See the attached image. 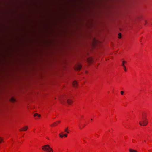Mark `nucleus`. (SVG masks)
<instances>
[{
	"label": "nucleus",
	"instance_id": "f257e3e1",
	"mask_svg": "<svg viewBox=\"0 0 152 152\" xmlns=\"http://www.w3.org/2000/svg\"><path fill=\"white\" fill-rule=\"evenodd\" d=\"M148 123V121L146 117H144V115H143L141 121L139 122L141 126H146Z\"/></svg>",
	"mask_w": 152,
	"mask_h": 152
},
{
	"label": "nucleus",
	"instance_id": "f03ea898",
	"mask_svg": "<svg viewBox=\"0 0 152 152\" xmlns=\"http://www.w3.org/2000/svg\"><path fill=\"white\" fill-rule=\"evenodd\" d=\"M42 149L45 151L47 152H53L52 148L48 145H45L42 147Z\"/></svg>",
	"mask_w": 152,
	"mask_h": 152
},
{
	"label": "nucleus",
	"instance_id": "7ed1b4c3",
	"mask_svg": "<svg viewBox=\"0 0 152 152\" xmlns=\"http://www.w3.org/2000/svg\"><path fill=\"white\" fill-rule=\"evenodd\" d=\"M81 68V66L80 65H77L76 66L75 69L77 70H80Z\"/></svg>",
	"mask_w": 152,
	"mask_h": 152
},
{
	"label": "nucleus",
	"instance_id": "20e7f679",
	"mask_svg": "<svg viewBox=\"0 0 152 152\" xmlns=\"http://www.w3.org/2000/svg\"><path fill=\"white\" fill-rule=\"evenodd\" d=\"M28 126H26L25 127L23 128L22 129H19L20 131H25L27 130Z\"/></svg>",
	"mask_w": 152,
	"mask_h": 152
},
{
	"label": "nucleus",
	"instance_id": "39448f33",
	"mask_svg": "<svg viewBox=\"0 0 152 152\" xmlns=\"http://www.w3.org/2000/svg\"><path fill=\"white\" fill-rule=\"evenodd\" d=\"M73 85L75 87H76L77 86V83L76 81H75L73 83Z\"/></svg>",
	"mask_w": 152,
	"mask_h": 152
},
{
	"label": "nucleus",
	"instance_id": "423d86ee",
	"mask_svg": "<svg viewBox=\"0 0 152 152\" xmlns=\"http://www.w3.org/2000/svg\"><path fill=\"white\" fill-rule=\"evenodd\" d=\"M60 101H61V102L63 104L64 102V96H63L62 97H61V98H60Z\"/></svg>",
	"mask_w": 152,
	"mask_h": 152
},
{
	"label": "nucleus",
	"instance_id": "0eeeda50",
	"mask_svg": "<svg viewBox=\"0 0 152 152\" xmlns=\"http://www.w3.org/2000/svg\"><path fill=\"white\" fill-rule=\"evenodd\" d=\"M63 132H62V134H59V136L61 137L62 138V137H63L64 136L65 137H67V134H64V135H62V134H63Z\"/></svg>",
	"mask_w": 152,
	"mask_h": 152
},
{
	"label": "nucleus",
	"instance_id": "6e6552de",
	"mask_svg": "<svg viewBox=\"0 0 152 152\" xmlns=\"http://www.w3.org/2000/svg\"><path fill=\"white\" fill-rule=\"evenodd\" d=\"M66 102L67 103L69 104H71L73 102L72 101L71 99H67L66 100Z\"/></svg>",
	"mask_w": 152,
	"mask_h": 152
},
{
	"label": "nucleus",
	"instance_id": "1a4fd4ad",
	"mask_svg": "<svg viewBox=\"0 0 152 152\" xmlns=\"http://www.w3.org/2000/svg\"><path fill=\"white\" fill-rule=\"evenodd\" d=\"M129 151L130 152H137V151L136 150L132 149H129Z\"/></svg>",
	"mask_w": 152,
	"mask_h": 152
},
{
	"label": "nucleus",
	"instance_id": "9d476101",
	"mask_svg": "<svg viewBox=\"0 0 152 152\" xmlns=\"http://www.w3.org/2000/svg\"><path fill=\"white\" fill-rule=\"evenodd\" d=\"M37 116L38 117H40L41 115H40L38 114L37 113H35L34 115V117H36V116Z\"/></svg>",
	"mask_w": 152,
	"mask_h": 152
},
{
	"label": "nucleus",
	"instance_id": "9b49d317",
	"mask_svg": "<svg viewBox=\"0 0 152 152\" xmlns=\"http://www.w3.org/2000/svg\"><path fill=\"white\" fill-rule=\"evenodd\" d=\"M57 125V124L56 122L54 123L53 124L51 125V126H55V125Z\"/></svg>",
	"mask_w": 152,
	"mask_h": 152
},
{
	"label": "nucleus",
	"instance_id": "f8f14e48",
	"mask_svg": "<svg viewBox=\"0 0 152 152\" xmlns=\"http://www.w3.org/2000/svg\"><path fill=\"white\" fill-rule=\"evenodd\" d=\"M118 37L120 39L121 38V34L120 33H119L118 34Z\"/></svg>",
	"mask_w": 152,
	"mask_h": 152
},
{
	"label": "nucleus",
	"instance_id": "ddd939ff",
	"mask_svg": "<svg viewBox=\"0 0 152 152\" xmlns=\"http://www.w3.org/2000/svg\"><path fill=\"white\" fill-rule=\"evenodd\" d=\"M122 66L124 67V70H125V71H126V67H125V66H124V64H123L122 65Z\"/></svg>",
	"mask_w": 152,
	"mask_h": 152
},
{
	"label": "nucleus",
	"instance_id": "4468645a",
	"mask_svg": "<svg viewBox=\"0 0 152 152\" xmlns=\"http://www.w3.org/2000/svg\"><path fill=\"white\" fill-rule=\"evenodd\" d=\"M68 129V128L67 127L66 129H65V132H67L68 133H69V132L68 131H67Z\"/></svg>",
	"mask_w": 152,
	"mask_h": 152
},
{
	"label": "nucleus",
	"instance_id": "2eb2a0df",
	"mask_svg": "<svg viewBox=\"0 0 152 152\" xmlns=\"http://www.w3.org/2000/svg\"><path fill=\"white\" fill-rule=\"evenodd\" d=\"M3 139L2 138L0 137V143L2 142L3 141Z\"/></svg>",
	"mask_w": 152,
	"mask_h": 152
},
{
	"label": "nucleus",
	"instance_id": "dca6fc26",
	"mask_svg": "<svg viewBox=\"0 0 152 152\" xmlns=\"http://www.w3.org/2000/svg\"><path fill=\"white\" fill-rule=\"evenodd\" d=\"M11 100L12 102H14L15 101V100L14 98H12L11 99Z\"/></svg>",
	"mask_w": 152,
	"mask_h": 152
},
{
	"label": "nucleus",
	"instance_id": "f3484780",
	"mask_svg": "<svg viewBox=\"0 0 152 152\" xmlns=\"http://www.w3.org/2000/svg\"><path fill=\"white\" fill-rule=\"evenodd\" d=\"M124 91H121V95H122L123 94H124Z\"/></svg>",
	"mask_w": 152,
	"mask_h": 152
},
{
	"label": "nucleus",
	"instance_id": "a211bd4d",
	"mask_svg": "<svg viewBox=\"0 0 152 152\" xmlns=\"http://www.w3.org/2000/svg\"><path fill=\"white\" fill-rule=\"evenodd\" d=\"M126 62L124 61H123L122 62V65L124 64V63Z\"/></svg>",
	"mask_w": 152,
	"mask_h": 152
},
{
	"label": "nucleus",
	"instance_id": "6ab92c4d",
	"mask_svg": "<svg viewBox=\"0 0 152 152\" xmlns=\"http://www.w3.org/2000/svg\"><path fill=\"white\" fill-rule=\"evenodd\" d=\"M144 115V117H145V116H144V115L145 116V113H143L142 114V115Z\"/></svg>",
	"mask_w": 152,
	"mask_h": 152
},
{
	"label": "nucleus",
	"instance_id": "aec40b11",
	"mask_svg": "<svg viewBox=\"0 0 152 152\" xmlns=\"http://www.w3.org/2000/svg\"><path fill=\"white\" fill-rule=\"evenodd\" d=\"M79 127L80 129H82V128L80 126H79Z\"/></svg>",
	"mask_w": 152,
	"mask_h": 152
},
{
	"label": "nucleus",
	"instance_id": "412c9836",
	"mask_svg": "<svg viewBox=\"0 0 152 152\" xmlns=\"http://www.w3.org/2000/svg\"><path fill=\"white\" fill-rule=\"evenodd\" d=\"M57 122H58V123H60V121H57Z\"/></svg>",
	"mask_w": 152,
	"mask_h": 152
},
{
	"label": "nucleus",
	"instance_id": "4be33fe9",
	"mask_svg": "<svg viewBox=\"0 0 152 152\" xmlns=\"http://www.w3.org/2000/svg\"><path fill=\"white\" fill-rule=\"evenodd\" d=\"M132 140H133V142H134V141H135V140H133V139Z\"/></svg>",
	"mask_w": 152,
	"mask_h": 152
}]
</instances>
